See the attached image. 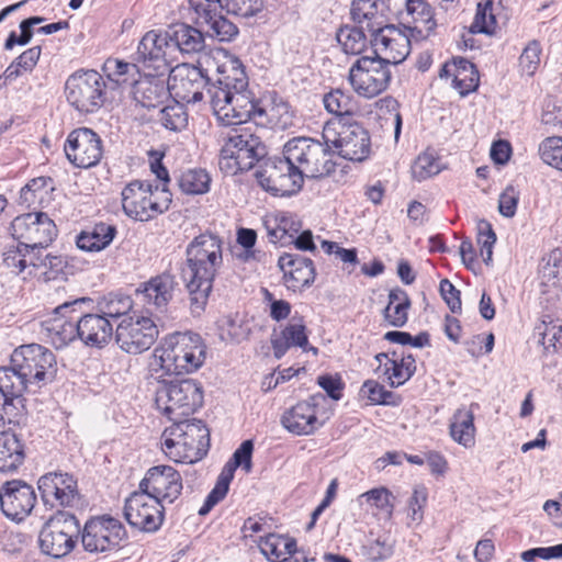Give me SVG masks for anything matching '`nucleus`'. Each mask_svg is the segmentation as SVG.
<instances>
[{
  "instance_id": "1",
  "label": "nucleus",
  "mask_w": 562,
  "mask_h": 562,
  "mask_svg": "<svg viewBox=\"0 0 562 562\" xmlns=\"http://www.w3.org/2000/svg\"><path fill=\"white\" fill-rule=\"evenodd\" d=\"M209 63L210 58L205 56L198 60V65L183 63L170 69L169 93L183 102L196 103L202 101L206 89L213 113L225 126L266 116V110L248 90V78L239 59L218 66L216 79L210 76L209 68L203 67Z\"/></svg>"
},
{
  "instance_id": "2",
  "label": "nucleus",
  "mask_w": 562,
  "mask_h": 562,
  "mask_svg": "<svg viewBox=\"0 0 562 562\" xmlns=\"http://www.w3.org/2000/svg\"><path fill=\"white\" fill-rule=\"evenodd\" d=\"M223 263V239L217 234L206 231L187 245L183 280L193 315L204 310Z\"/></svg>"
},
{
  "instance_id": "3",
  "label": "nucleus",
  "mask_w": 562,
  "mask_h": 562,
  "mask_svg": "<svg viewBox=\"0 0 562 562\" xmlns=\"http://www.w3.org/2000/svg\"><path fill=\"white\" fill-rule=\"evenodd\" d=\"M206 358V346L199 334L176 331L162 339L154 352V366L167 374L192 373Z\"/></svg>"
},
{
  "instance_id": "4",
  "label": "nucleus",
  "mask_w": 562,
  "mask_h": 562,
  "mask_svg": "<svg viewBox=\"0 0 562 562\" xmlns=\"http://www.w3.org/2000/svg\"><path fill=\"white\" fill-rule=\"evenodd\" d=\"M282 155H286L294 166V178L297 176L301 186L304 178H324L335 171L334 151L325 139L321 142L307 136L293 137L283 145Z\"/></svg>"
},
{
  "instance_id": "5",
  "label": "nucleus",
  "mask_w": 562,
  "mask_h": 562,
  "mask_svg": "<svg viewBox=\"0 0 562 562\" xmlns=\"http://www.w3.org/2000/svg\"><path fill=\"white\" fill-rule=\"evenodd\" d=\"M323 139L339 156L351 161H363L369 157L371 142L368 131L358 122L331 119L323 128Z\"/></svg>"
},
{
  "instance_id": "6",
  "label": "nucleus",
  "mask_w": 562,
  "mask_h": 562,
  "mask_svg": "<svg viewBox=\"0 0 562 562\" xmlns=\"http://www.w3.org/2000/svg\"><path fill=\"white\" fill-rule=\"evenodd\" d=\"M106 83L95 70H77L65 83L68 103L81 113H95L105 102Z\"/></svg>"
},
{
  "instance_id": "7",
  "label": "nucleus",
  "mask_w": 562,
  "mask_h": 562,
  "mask_svg": "<svg viewBox=\"0 0 562 562\" xmlns=\"http://www.w3.org/2000/svg\"><path fill=\"white\" fill-rule=\"evenodd\" d=\"M79 533L80 524L76 516L66 510H57L40 532V548L46 555L63 558L72 551Z\"/></svg>"
},
{
  "instance_id": "8",
  "label": "nucleus",
  "mask_w": 562,
  "mask_h": 562,
  "mask_svg": "<svg viewBox=\"0 0 562 562\" xmlns=\"http://www.w3.org/2000/svg\"><path fill=\"white\" fill-rule=\"evenodd\" d=\"M13 363L35 387L52 383L57 375V360L52 350L40 345H22L11 355Z\"/></svg>"
},
{
  "instance_id": "9",
  "label": "nucleus",
  "mask_w": 562,
  "mask_h": 562,
  "mask_svg": "<svg viewBox=\"0 0 562 562\" xmlns=\"http://www.w3.org/2000/svg\"><path fill=\"white\" fill-rule=\"evenodd\" d=\"M202 403V387L193 379L164 382L156 391V404L170 419H172L171 414L177 411H180L179 416L194 413Z\"/></svg>"
},
{
  "instance_id": "10",
  "label": "nucleus",
  "mask_w": 562,
  "mask_h": 562,
  "mask_svg": "<svg viewBox=\"0 0 562 562\" xmlns=\"http://www.w3.org/2000/svg\"><path fill=\"white\" fill-rule=\"evenodd\" d=\"M391 77L390 66L375 56L358 58L349 70V81L353 90L368 99L385 91Z\"/></svg>"
},
{
  "instance_id": "11",
  "label": "nucleus",
  "mask_w": 562,
  "mask_h": 562,
  "mask_svg": "<svg viewBox=\"0 0 562 562\" xmlns=\"http://www.w3.org/2000/svg\"><path fill=\"white\" fill-rule=\"evenodd\" d=\"M294 166L286 155L282 157H266L257 166L255 177L259 184L273 195H291L297 192L302 186L297 178H294Z\"/></svg>"
},
{
  "instance_id": "12",
  "label": "nucleus",
  "mask_w": 562,
  "mask_h": 562,
  "mask_svg": "<svg viewBox=\"0 0 562 562\" xmlns=\"http://www.w3.org/2000/svg\"><path fill=\"white\" fill-rule=\"evenodd\" d=\"M158 334V327L151 317L134 314L124 317L116 325L114 337L123 351L138 355L155 344Z\"/></svg>"
},
{
  "instance_id": "13",
  "label": "nucleus",
  "mask_w": 562,
  "mask_h": 562,
  "mask_svg": "<svg viewBox=\"0 0 562 562\" xmlns=\"http://www.w3.org/2000/svg\"><path fill=\"white\" fill-rule=\"evenodd\" d=\"M268 151L261 138L248 128L235 130L229 134L221 149L223 159H233L240 171L260 165Z\"/></svg>"
},
{
  "instance_id": "14",
  "label": "nucleus",
  "mask_w": 562,
  "mask_h": 562,
  "mask_svg": "<svg viewBox=\"0 0 562 562\" xmlns=\"http://www.w3.org/2000/svg\"><path fill=\"white\" fill-rule=\"evenodd\" d=\"M127 538L123 524L113 517L91 518L85 524L81 542L88 552H105L119 548Z\"/></svg>"
},
{
  "instance_id": "15",
  "label": "nucleus",
  "mask_w": 562,
  "mask_h": 562,
  "mask_svg": "<svg viewBox=\"0 0 562 562\" xmlns=\"http://www.w3.org/2000/svg\"><path fill=\"white\" fill-rule=\"evenodd\" d=\"M124 518L139 531L156 532L162 526L165 507L138 488L125 499Z\"/></svg>"
},
{
  "instance_id": "16",
  "label": "nucleus",
  "mask_w": 562,
  "mask_h": 562,
  "mask_svg": "<svg viewBox=\"0 0 562 562\" xmlns=\"http://www.w3.org/2000/svg\"><path fill=\"white\" fill-rule=\"evenodd\" d=\"M195 13V22L205 29V34L220 42H231L238 27L224 15V0H188Z\"/></svg>"
},
{
  "instance_id": "17",
  "label": "nucleus",
  "mask_w": 562,
  "mask_h": 562,
  "mask_svg": "<svg viewBox=\"0 0 562 562\" xmlns=\"http://www.w3.org/2000/svg\"><path fill=\"white\" fill-rule=\"evenodd\" d=\"M12 236L29 247H48L57 237V226L47 213H21L11 222Z\"/></svg>"
},
{
  "instance_id": "18",
  "label": "nucleus",
  "mask_w": 562,
  "mask_h": 562,
  "mask_svg": "<svg viewBox=\"0 0 562 562\" xmlns=\"http://www.w3.org/2000/svg\"><path fill=\"white\" fill-rule=\"evenodd\" d=\"M64 150L75 167L90 168L100 162L103 156V142L93 130L79 127L68 134Z\"/></svg>"
},
{
  "instance_id": "19",
  "label": "nucleus",
  "mask_w": 562,
  "mask_h": 562,
  "mask_svg": "<svg viewBox=\"0 0 562 562\" xmlns=\"http://www.w3.org/2000/svg\"><path fill=\"white\" fill-rule=\"evenodd\" d=\"M371 45L375 57L389 66L397 65L411 53V38L407 30L393 24H384L371 33Z\"/></svg>"
},
{
  "instance_id": "20",
  "label": "nucleus",
  "mask_w": 562,
  "mask_h": 562,
  "mask_svg": "<svg viewBox=\"0 0 562 562\" xmlns=\"http://www.w3.org/2000/svg\"><path fill=\"white\" fill-rule=\"evenodd\" d=\"M180 473L170 465H156L147 470L138 488L155 501L173 503L182 491Z\"/></svg>"
},
{
  "instance_id": "21",
  "label": "nucleus",
  "mask_w": 562,
  "mask_h": 562,
  "mask_svg": "<svg viewBox=\"0 0 562 562\" xmlns=\"http://www.w3.org/2000/svg\"><path fill=\"white\" fill-rule=\"evenodd\" d=\"M37 486L44 505L50 508L74 507L80 499L77 481L68 473H46Z\"/></svg>"
},
{
  "instance_id": "22",
  "label": "nucleus",
  "mask_w": 562,
  "mask_h": 562,
  "mask_svg": "<svg viewBox=\"0 0 562 562\" xmlns=\"http://www.w3.org/2000/svg\"><path fill=\"white\" fill-rule=\"evenodd\" d=\"M35 502L34 488L24 481H8L0 487L1 510L12 520H23L34 508Z\"/></svg>"
},
{
  "instance_id": "23",
  "label": "nucleus",
  "mask_w": 562,
  "mask_h": 562,
  "mask_svg": "<svg viewBox=\"0 0 562 562\" xmlns=\"http://www.w3.org/2000/svg\"><path fill=\"white\" fill-rule=\"evenodd\" d=\"M278 267L283 272V284L292 292H302L315 282L316 268L311 258L284 252L279 257Z\"/></svg>"
},
{
  "instance_id": "24",
  "label": "nucleus",
  "mask_w": 562,
  "mask_h": 562,
  "mask_svg": "<svg viewBox=\"0 0 562 562\" xmlns=\"http://www.w3.org/2000/svg\"><path fill=\"white\" fill-rule=\"evenodd\" d=\"M170 436L181 439L182 447L186 451L192 452V456H184L186 458H190V462H192L193 459H202L210 447V430L200 419L176 423L170 427Z\"/></svg>"
},
{
  "instance_id": "25",
  "label": "nucleus",
  "mask_w": 562,
  "mask_h": 562,
  "mask_svg": "<svg viewBox=\"0 0 562 562\" xmlns=\"http://www.w3.org/2000/svg\"><path fill=\"white\" fill-rule=\"evenodd\" d=\"M171 48L168 32L157 34L155 31H149L137 46L136 60L151 67L157 74L164 75L169 70L168 50Z\"/></svg>"
},
{
  "instance_id": "26",
  "label": "nucleus",
  "mask_w": 562,
  "mask_h": 562,
  "mask_svg": "<svg viewBox=\"0 0 562 562\" xmlns=\"http://www.w3.org/2000/svg\"><path fill=\"white\" fill-rule=\"evenodd\" d=\"M86 301L85 297L66 302L55 308V317L46 322L47 337L56 349H61L79 338L77 318L67 317L68 311L77 304Z\"/></svg>"
},
{
  "instance_id": "27",
  "label": "nucleus",
  "mask_w": 562,
  "mask_h": 562,
  "mask_svg": "<svg viewBox=\"0 0 562 562\" xmlns=\"http://www.w3.org/2000/svg\"><path fill=\"white\" fill-rule=\"evenodd\" d=\"M323 397V394L318 393L311 396L308 401L299 402L291 407L282 415L283 427L299 436L313 434L319 427L316 416V400Z\"/></svg>"
},
{
  "instance_id": "28",
  "label": "nucleus",
  "mask_w": 562,
  "mask_h": 562,
  "mask_svg": "<svg viewBox=\"0 0 562 562\" xmlns=\"http://www.w3.org/2000/svg\"><path fill=\"white\" fill-rule=\"evenodd\" d=\"M177 286L176 277L165 272L142 283L136 292L138 295H143L148 305L154 306L158 312H165Z\"/></svg>"
},
{
  "instance_id": "29",
  "label": "nucleus",
  "mask_w": 562,
  "mask_h": 562,
  "mask_svg": "<svg viewBox=\"0 0 562 562\" xmlns=\"http://www.w3.org/2000/svg\"><path fill=\"white\" fill-rule=\"evenodd\" d=\"M79 339L89 347L102 348L113 336L112 322L100 312L77 318Z\"/></svg>"
},
{
  "instance_id": "30",
  "label": "nucleus",
  "mask_w": 562,
  "mask_h": 562,
  "mask_svg": "<svg viewBox=\"0 0 562 562\" xmlns=\"http://www.w3.org/2000/svg\"><path fill=\"white\" fill-rule=\"evenodd\" d=\"M271 345L273 356L277 359H281L292 347H300L304 351H313L314 355L318 351L317 348L308 346L306 327L301 318L297 323L292 318V321L278 335H273Z\"/></svg>"
},
{
  "instance_id": "31",
  "label": "nucleus",
  "mask_w": 562,
  "mask_h": 562,
  "mask_svg": "<svg viewBox=\"0 0 562 562\" xmlns=\"http://www.w3.org/2000/svg\"><path fill=\"white\" fill-rule=\"evenodd\" d=\"M261 553L270 562H308V558H295L296 540L291 537L270 533L259 542Z\"/></svg>"
},
{
  "instance_id": "32",
  "label": "nucleus",
  "mask_w": 562,
  "mask_h": 562,
  "mask_svg": "<svg viewBox=\"0 0 562 562\" xmlns=\"http://www.w3.org/2000/svg\"><path fill=\"white\" fill-rule=\"evenodd\" d=\"M54 191V181L49 177H38L32 179L20 192V205L40 211L49 206L52 192Z\"/></svg>"
},
{
  "instance_id": "33",
  "label": "nucleus",
  "mask_w": 562,
  "mask_h": 562,
  "mask_svg": "<svg viewBox=\"0 0 562 562\" xmlns=\"http://www.w3.org/2000/svg\"><path fill=\"white\" fill-rule=\"evenodd\" d=\"M134 100L143 108L156 109L169 92L165 83L155 77H144L132 82Z\"/></svg>"
},
{
  "instance_id": "34",
  "label": "nucleus",
  "mask_w": 562,
  "mask_h": 562,
  "mask_svg": "<svg viewBox=\"0 0 562 562\" xmlns=\"http://www.w3.org/2000/svg\"><path fill=\"white\" fill-rule=\"evenodd\" d=\"M116 227L103 222L97 223L90 229H85L76 237L80 250L98 252L105 249L114 239Z\"/></svg>"
},
{
  "instance_id": "35",
  "label": "nucleus",
  "mask_w": 562,
  "mask_h": 562,
  "mask_svg": "<svg viewBox=\"0 0 562 562\" xmlns=\"http://www.w3.org/2000/svg\"><path fill=\"white\" fill-rule=\"evenodd\" d=\"M385 11L383 0H353L350 13L355 22H366L369 32L373 33V30L385 24Z\"/></svg>"
},
{
  "instance_id": "36",
  "label": "nucleus",
  "mask_w": 562,
  "mask_h": 562,
  "mask_svg": "<svg viewBox=\"0 0 562 562\" xmlns=\"http://www.w3.org/2000/svg\"><path fill=\"white\" fill-rule=\"evenodd\" d=\"M32 386L34 385L24 374L22 375L12 359L10 366L0 367V391L21 404V407H24L25 402L23 394L30 392Z\"/></svg>"
},
{
  "instance_id": "37",
  "label": "nucleus",
  "mask_w": 562,
  "mask_h": 562,
  "mask_svg": "<svg viewBox=\"0 0 562 562\" xmlns=\"http://www.w3.org/2000/svg\"><path fill=\"white\" fill-rule=\"evenodd\" d=\"M171 47L180 50L182 54H193L201 52L205 46L203 33L188 24H177L168 31Z\"/></svg>"
},
{
  "instance_id": "38",
  "label": "nucleus",
  "mask_w": 562,
  "mask_h": 562,
  "mask_svg": "<svg viewBox=\"0 0 562 562\" xmlns=\"http://www.w3.org/2000/svg\"><path fill=\"white\" fill-rule=\"evenodd\" d=\"M24 445L11 431L0 432V472H13L24 461Z\"/></svg>"
},
{
  "instance_id": "39",
  "label": "nucleus",
  "mask_w": 562,
  "mask_h": 562,
  "mask_svg": "<svg viewBox=\"0 0 562 562\" xmlns=\"http://www.w3.org/2000/svg\"><path fill=\"white\" fill-rule=\"evenodd\" d=\"M263 224L272 243L283 239L285 235L293 237L302 227L296 213H267Z\"/></svg>"
},
{
  "instance_id": "40",
  "label": "nucleus",
  "mask_w": 562,
  "mask_h": 562,
  "mask_svg": "<svg viewBox=\"0 0 562 562\" xmlns=\"http://www.w3.org/2000/svg\"><path fill=\"white\" fill-rule=\"evenodd\" d=\"M450 436L465 448L474 445L475 426L472 409L459 408L456 411L450 423Z\"/></svg>"
},
{
  "instance_id": "41",
  "label": "nucleus",
  "mask_w": 562,
  "mask_h": 562,
  "mask_svg": "<svg viewBox=\"0 0 562 562\" xmlns=\"http://www.w3.org/2000/svg\"><path fill=\"white\" fill-rule=\"evenodd\" d=\"M325 109L335 115L334 119L352 120V115L358 112V104L353 97L340 89L331 90L323 98Z\"/></svg>"
},
{
  "instance_id": "42",
  "label": "nucleus",
  "mask_w": 562,
  "mask_h": 562,
  "mask_svg": "<svg viewBox=\"0 0 562 562\" xmlns=\"http://www.w3.org/2000/svg\"><path fill=\"white\" fill-rule=\"evenodd\" d=\"M153 195L149 184L140 181H133L122 191L123 211H149L150 196Z\"/></svg>"
},
{
  "instance_id": "43",
  "label": "nucleus",
  "mask_w": 562,
  "mask_h": 562,
  "mask_svg": "<svg viewBox=\"0 0 562 562\" xmlns=\"http://www.w3.org/2000/svg\"><path fill=\"white\" fill-rule=\"evenodd\" d=\"M416 372V360L412 353L402 355L401 359H389L383 374L387 375L391 387H398Z\"/></svg>"
},
{
  "instance_id": "44",
  "label": "nucleus",
  "mask_w": 562,
  "mask_h": 562,
  "mask_svg": "<svg viewBox=\"0 0 562 562\" xmlns=\"http://www.w3.org/2000/svg\"><path fill=\"white\" fill-rule=\"evenodd\" d=\"M153 119L166 130L172 132H181L188 125V112L186 106L178 101H172L160 108L157 115H153Z\"/></svg>"
},
{
  "instance_id": "45",
  "label": "nucleus",
  "mask_w": 562,
  "mask_h": 562,
  "mask_svg": "<svg viewBox=\"0 0 562 562\" xmlns=\"http://www.w3.org/2000/svg\"><path fill=\"white\" fill-rule=\"evenodd\" d=\"M133 307V300L131 296L123 293H109L98 301L97 308L103 316L110 321L127 315Z\"/></svg>"
},
{
  "instance_id": "46",
  "label": "nucleus",
  "mask_w": 562,
  "mask_h": 562,
  "mask_svg": "<svg viewBox=\"0 0 562 562\" xmlns=\"http://www.w3.org/2000/svg\"><path fill=\"white\" fill-rule=\"evenodd\" d=\"M177 183L186 194H203L210 190L211 177L204 169H187L179 173Z\"/></svg>"
},
{
  "instance_id": "47",
  "label": "nucleus",
  "mask_w": 562,
  "mask_h": 562,
  "mask_svg": "<svg viewBox=\"0 0 562 562\" xmlns=\"http://www.w3.org/2000/svg\"><path fill=\"white\" fill-rule=\"evenodd\" d=\"M479 72L474 64L463 58L456 63L452 86L460 95L464 97L474 91L479 86Z\"/></svg>"
},
{
  "instance_id": "48",
  "label": "nucleus",
  "mask_w": 562,
  "mask_h": 562,
  "mask_svg": "<svg viewBox=\"0 0 562 562\" xmlns=\"http://www.w3.org/2000/svg\"><path fill=\"white\" fill-rule=\"evenodd\" d=\"M493 7L494 3L492 0H484L477 3L475 16L469 27L471 33H482L486 35H493L495 33L497 22Z\"/></svg>"
},
{
  "instance_id": "49",
  "label": "nucleus",
  "mask_w": 562,
  "mask_h": 562,
  "mask_svg": "<svg viewBox=\"0 0 562 562\" xmlns=\"http://www.w3.org/2000/svg\"><path fill=\"white\" fill-rule=\"evenodd\" d=\"M338 43L346 54L359 55L367 46V36L360 27L342 26L336 34Z\"/></svg>"
},
{
  "instance_id": "50",
  "label": "nucleus",
  "mask_w": 562,
  "mask_h": 562,
  "mask_svg": "<svg viewBox=\"0 0 562 562\" xmlns=\"http://www.w3.org/2000/svg\"><path fill=\"white\" fill-rule=\"evenodd\" d=\"M362 397H367L374 405H400L402 398L398 394L384 389L382 384L374 380H367L360 389Z\"/></svg>"
},
{
  "instance_id": "51",
  "label": "nucleus",
  "mask_w": 562,
  "mask_h": 562,
  "mask_svg": "<svg viewBox=\"0 0 562 562\" xmlns=\"http://www.w3.org/2000/svg\"><path fill=\"white\" fill-rule=\"evenodd\" d=\"M406 10L416 24L415 27H419L420 32L429 33L435 29L436 22L432 9L425 0H407Z\"/></svg>"
},
{
  "instance_id": "52",
  "label": "nucleus",
  "mask_w": 562,
  "mask_h": 562,
  "mask_svg": "<svg viewBox=\"0 0 562 562\" xmlns=\"http://www.w3.org/2000/svg\"><path fill=\"white\" fill-rule=\"evenodd\" d=\"M30 251L29 245L19 240L7 245L2 251V263L11 269L12 272L19 274L27 267L26 255Z\"/></svg>"
},
{
  "instance_id": "53",
  "label": "nucleus",
  "mask_w": 562,
  "mask_h": 562,
  "mask_svg": "<svg viewBox=\"0 0 562 562\" xmlns=\"http://www.w3.org/2000/svg\"><path fill=\"white\" fill-rule=\"evenodd\" d=\"M394 552V541L386 536H379L362 546V554L371 562H381L390 559Z\"/></svg>"
},
{
  "instance_id": "54",
  "label": "nucleus",
  "mask_w": 562,
  "mask_h": 562,
  "mask_svg": "<svg viewBox=\"0 0 562 562\" xmlns=\"http://www.w3.org/2000/svg\"><path fill=\"white\" fill-rule=\"evenodd\" d=\"M108 77L117 85L132 86L133 77L138 74L137 66L131 63H124L116 59H109L104 64Z\"/></svg>"
},
{
  "instance_id": "55",
  "label": "nucleus",
  "mask_w": 562,
  "mask_h": 562,
  "mask_svg": "<svg viewBox=\"0 0 562 562\" xmlns=\"http://www.w3.org/2000/svg\"><path fill=\"white\" fill-rule=\"evenodd\" d=\"M441 166L438 157L431 151L420 154L412 166V173L418 181L426 180L440 172Z\"/></svg>"
},
{
  "instance_id": "56",
  "label": "nucleus",
  "mask_w": 562,
  "mask_h": 562,
  "mask_svg": "<svg viewBox=\"0 0 562 562\" xmlns=\"http://www.w3.org/2000/svg\"><path fill=\"white\" fill-rule=\"evenodd\" d=\"M476 241L481 246V255L486 266L492 263L493 247L496 243V234L491 223L485 220H479L476 224Z\"/></svg>"
},
{
  "instance_id": "57",
  "label": "nucleus",
  "mask_w": 562,
  "mask_h": 562,
  "mask_svg": "<svg viewBox=\"0 0 562 562\" xmlns=\"http://www.w3.org/2000/svg\"><path fill=\"white\" fill-rule=\"evenodd\" d=\"M543 162L562 171V137H548L539 145Z\"/></svg>"
},
{
  "instance_id": "58",
  "label": "nucleus",
  "mask_w": 562,
  "mask_h": 562,
  "mask_svg": "<svg viewBox=\"0 0 562 562\" xmlns=\"http://www.w3.org/2000/svg\"><path fill=\"white\" fill-rule=\"evenodd\" d=\"M263 8V0H224V13L250 18Z\"/></svg>"
},
{
  "instance_id": "59",
  "label": "nucleus",
  "mask_w": 562,
  "mask_h": 562,
  "mask_svg": "<svg viewBox=\"0 0 562 562\" xmlns=\"http://www.w3.org/2000/svg\"><path fill=\"white\" fill-rule=\"evenodd\" d=\"M541 48L537 41L530 42L519 57V67L527 76H532L540 64Z\"/></svg>"
},
{
  "instance_id": "60",
  "label": "nucleus",
  "mask_w": 562,
  "mask_h": 562,
  "mask_svg": "<svg viewBox=\"0 0 562 562\" xmlns=\"http://www.w3.org/2000/svg\"><path fill=\"white\" fill-rule=\"evenodd\" d=\"M254 451V443L251 440H245L240 443V446L235 450L233 457L231 458V462L234 467L241 468L246 473L251 471V457Z\"/></svg>"
},
{
  "instance_id": "61",
  "label": "nucleus",
  "mask_w": 562,
  "mask_h": 562,
  "mask_svg": "<svg viewBox=\"0 0 562 562\" xmlns=\"http://www.w3.org/2000/svg\"><path fill=\"white\" fill-rule=\"evenodd\" d=\"M43 260L45 261L42 268L45 280L57 279L67 267L66 259L60 255L46 254Z\"/></svg>"
},
{
  "instance_id": "62",
  "label": "nucleus",
  "mask_w": 562,
  "mask_h": 562,
  "mask_svg": "<svg viewBox=\"0 0 562 562\" xmlns=\"http://www.w3.org/2000/svg\"><path fill=\"white\" fill-rule=\"evenodd\" d=\"M409 307L411 305H403V303L386 305L383 311L384 319L391 326L403 327L407 323V311Z\"/></svg>"
},
{
  "instance_id": "63",
  "label": "nucleus",
  "mask_w": 562,
  "mask_h": 562,
  "mask_svg": "<svg viewBox=\"0 0 562 562\" xmlns=\"http://www.w3.org/2000/svg\"><path fill=\"white\" fill-rule=\"evenodd\" d=\"M317 384L327 393V395L334 401L341 398V391L344 389V382L340 376L331 374H323L317 378Z\"/></svg>"
},
{
  "instance_id": "64",
  "label": "nucleus",
  "mask_w": 562,
  "mask_h": 562,
  "mask_svg": "<svg viewBox=\"0 0 562 562\" xmlns=\"http://www.w3.org/2000/svg\"><path fill=\"white\" fill-rule=\"evenodd\" d=\"M439 290L452 313L461 310L460 291L448 279L440 281Z\"/></svg>"
}]
</instances>
